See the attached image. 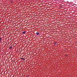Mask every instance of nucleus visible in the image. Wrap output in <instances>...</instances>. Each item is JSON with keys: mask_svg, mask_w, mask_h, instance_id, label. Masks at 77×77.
<instances>
[{"mask_svg": "<svg viewBox=\"0 0 77 77\" xmlns=\"http://www.w3.org/2000/svg\"><path fill=\"white\" fill-rule=\"evenodd\" d=\"M0 42H1V40H0Z\"/></svg>", "mask_w": 77, "mask_h": 77, "instance_id": "8", "label": "nucleus"}, {"mask_svg": "<svg viewBox=\"0 0 77 77\" xmlns=\"http://www.w3.org/2000/svg\"><path fill=\"white\" fill-rule=\"evenodd\" d=\"M21 59H22V60H24V59L23 58H21Z\"/></svg>", "mask_w": 77, "mask_h": 77, "instance_id": "5", "label": "nucleus"}, {"mask_svg": "<svg viewBox=\"0 0 77 77\" xmlns=\"http://www.w3.org/2000/svg\"><path fill=\"white\" fill-rule=\"evenodd\" d=\"M60 7L61 8H62V6L61 5H60Z\"/></svg>", "mask_w": 77, "mask_h": 77, "instance_id": "6", "label": "nucleus"}, {"mask_svg": "<svg viewBox=\"0 0 77 77\" xmlns=\"http://www.w3.org/2000/svg\"><path fill=\"white\" fill-rule=\"evenodd\" d=\"M12 46H11L9 48V49H12Z\"/></svg>", "mask_w": 77, "mask_h": 77, "instance_id": "3", "label": "nucleus"}, {"mask_svg": "<svg viewBox=\"0 0 77 77\" xmlns=\"http://www.w3.org/2000/svg\"><path fill=\"white\" fill-rule=\"evenodd\" d=\"M54 45H57V42H54Z\"/></svg>", "mask_w": 77, "mask_h": 77, "instance_id": "1", "label": "nucleus"}, {"mask_svg": "<svg viewBox=\"0 0 77 77\" xmlns=\"http://www.w3.org/2000/svg\"><path fill=\"white\" fill-rule=\"evenodd\" d=\"M25 33H26L25 31H24L22 32V33H23V34H25Z\"/></svg>", "mask_w": 77, "mask_h": 77, "instance_id": "4", "label": "nucleus"}, {"mask_svg": "<svg viewBox=\"0 0 77 77\" xmlns=\"http://www.w3.org/2000/svg\"><path fill=\"white\" fill-rule=\"evenodd\" d=\"M2 40V38H0V40Z\"/></svg>", "mask_w": 77, "mask_h": 77, "instance_id": "7", "label": "nucleus"}, {"mask_svg": "<svg viewBox=\"0 0 77 77\" xmlns=\"http://www.w3.org/2000/svg\"><path fill=\"white\" fill-rule=\"evenodd\" d=\"M39 32H36V35H39Z\"/></svg>", "mask_w": 77, "mask_h": 77, "instance_id": "2", "label": "nucleus"}]
</instances>
